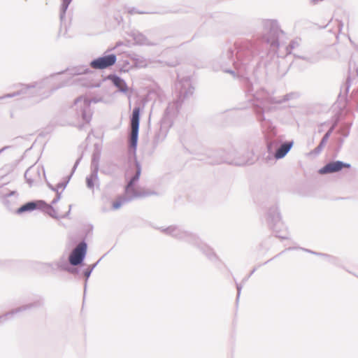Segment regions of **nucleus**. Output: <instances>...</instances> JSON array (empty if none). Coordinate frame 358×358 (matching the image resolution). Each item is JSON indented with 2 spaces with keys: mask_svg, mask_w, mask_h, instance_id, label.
Listing matches in <instances>:
<instances>
[{
  "mask_svg": "<svg viewBox=\"0 0 358 358\" xmlns=\"http://www.w3.org/2000/svg\"><path fill=\"white\" fill-rule=\"evenodd\" d=\"M262 34L256 41L238 40L234 43H227L217 62L212 66L215 71L222 70L234 78L241 77L248 101L252 102L257 119V111L265 113L271 110L268 104H281L299 98L300 93L292 92L282 96H271L264 89L255 91L250 79L246 75L253 69V62H259L265 56L273 57L278 54L280 38L285 35L276 20H264L262 22Z\"/></svg>",
  "mask_w": 358,
  "mask_h": 358,
  "instance_id": "f257e3e1",
  "label": "nucleus"
},
{
  "mask_svg": "<svg viewBox=\"0 0 358 358\" xmlns=\"http://www.w3.org/2000/svg\"><path fill=\"white\" fill-rule=\"evenodd\" d=\"M264 134L268 155L264 157L266 163L284 158L294 145L293 141L282 142V138L277 136V129L270 119L266 118L262 110L257 111V119Z\"/></svg>",
  "mask_w": 358,
  "mask_h": 358,
  "instance_id": "f03ea898",
  "label": "nucleus"
},
{
  "mask_svg": "<svg viewBox=\"0 0 358 358\" xmlns=\"http://www.w3.org/2000/svg\"><path fill=\"white\" fill-rule=\"evenodd\" d=\"M176 88L178 91L177 99L175 102L169 103L166 108L164 117L161 122L159 129L155 132L153 144L157 146L162 143L166 137L168 129L166 126V120L171 115H175L179 112L180 107L185 99L192 96L194 91L189 76H185L178 80L176 83Z\"/></svg>",
  "mask_w": 358,
  "mask_h": 358,
  "instance_id": "7ed1b4c3",
  "label": "nucleus"
},
{
  "mask_svg": "<svg viewBox=\"0 0 358 358\" xmlns=\"http://www.w3.org/2000/svg\"><path fill=\"white\" fill-rule=\"evenodd\" d=\"M129 165V173L131 174L124 187V195L119 196L112 204V209L118 210L122 205L129 203L136 198L146 197L156 195L155 191H138L135 186L139 180L141 174V165L138 161L131 162Z\"/></svg>",
  "mask_w": 358,
  "mask_h": 358,
  "instance_id": "20e7f679",
  "label": "nucleus"
},
{
  "mask_svg": "<svg viewBox=\"0 0 358 358\" xmlns=\"http://www.w3.org/2000/svg\"><path fill=\"white\" fill-rule=\"evenodd\" d=\"M159 229L165 234L184 241L199 249L210 262L215 263L220 260L213 250L204 243L196 234L185 231L180 227L175 225L166 228L161 227Z\"/></svg>",
  "mask_w": 358,
  "mask_h": 358,
  "instance_id": "39448f33",
  "label": "nucleus"
},
{
  "mask_svg": "<svg viewBox=\"0 0 358 358\" xmlns=\"http://www.w3.org/2000/svg\"><path fill=\"white\" fill-rule=\"evenodd\" d=\"M214 159L210 164L227 163L235 166L252 164L254 162L252 150L248 145L239 148H230L229 150H219L213 153Z\"/></svg>",
  "mask_w": 358,
  "mask_h": 358,
  "instance_id": "423d86ee",
  "label": "nucleus"
},
{
  "mask_svg": "<svg viewBox=\"0 0 358 358\" xmlns=\"http://www.w3.org/2000/svg\"><path fill=\"white\" fill-rule=\"evenodd\" d=\"M90 72H91V71L86 66H74L72 68H68L65 71H62L57 73L52 74V75H50V77H47V78L41 80L39 82H35L34 83L29 84V85L21 84L22 87L20 90H19L16 92H14L13 93H8L2 96H0V100L6 99V98H13V97L20 96V95L31 96V93L29 92L30 90L35 89V88L40 90V89H42L45 87L48 86L50 83V78L55 76V75H60L64 73H66L71 76H78V75H83V74H87Z\"/></svg>",
  "mask_w": 358,
  "mask_h": 358,
  "instance_id": "0eeeda50",
  "label": "nucleus"
},
{
  "mask_svg": "<svg viewBox=\"0 0 358 358\" xmlns=\"http://www.w3.org/2000/svg\"><path fill=\"white\" fill-rule=\"evenodd\" d=\"M266 221L275 237L281 240L289 238L287 227L282 221L281 214L277 203L268 208L266 214Z\"/></svg>",
  "mask_w": 358,
  "mask_h": 358,
  "instance_id": "6e6552de",
  "label": "nucleus"
},
{
  "mask_svg": "<svg viewBox=\"0 0 358 358\" xmlns=\"http://www.w3.org/2000/svg\"><path fill=\"white\" fill-rule=\"evenodd\" d=\"M141 112V108L139 106H136L133 108L132 113L130 116V127L131 131L129 140V162L138 161L136 149L138 141Z\"/></svg>",
  "mask_w": 358,
  "mask_h": 358,
  "instance_id": "1a4fd4ad",
  "label": "nucleus"
},
{
  "mask_svg": "<svg viewBox=\"0 0 358 358\" xmlns=\"http://www.w3.org/2000/svg\"><path fill=\"white\" fill-rule=\"evenodd\" d=\"M103 101L102 98L87 99L83 96L78 97L74 101L76 116L78 120H82L85 123H90L92 117L91 103H96Z\"/></svg>",
  "mask_w": 358,
  "mask_h": 358,
  "instance_id": "9d476101",
  "label": "nucleus"
},
{
  "mask_svg": "<svg viewBox=\"0 0 358 358\" xmlns=\"http://www.w3.org/2000/svg\"><path fill=\"white\" fill-rule=\"evenodd\" d=\"M357 78H358V64H356L354 61L350 60L349 62L348 74L346 79V82L344 84V85L341 87V93L338 95V101L341 105V108L345 107V95H347L349 92L351 85V81L355 80Z\"/></svg>",
  "mask_w": 358,
  "mask_h": 358,
  "instance_id": "9b49d317",
  "label": "nucleus"
},
{
  "mask_svg": "<svg viewBox=\"0 0 358 358\" xmlns=\"http://www.w3.org/2000/svg\"><path fill=\"white\" fill-rule=\"evenodd\" d=\"M44 305V299L43 297L39 296L37 299L31 303L22 305L16 308H13L11 310L0 315V324L5 323L7 320L13 319L14 316L18 313H22L31 310L34 308H41Z\"/></svg>",
  "mask_w": 358,
  "mask_h": 358,
  "instance_id": "f8f14e48",
  "label": "nucleus"
},
{
  "mask_svg": "<svg viewBox=\"0 0 358 358\" xmlns=\"http://www.w3.org/2000/svg\"><path fill=\"white\" fill-rule=\"evenodd\" d=\"M87 251V243L85 239L70 252L69 261L72 266H83Z\"/></svg>",
  "mask_w": 358,
  "mask_h": 358,
  "instance_id": "ddd939ff",
  "label": "nucleus"
},
{
  "mask_svg": "<svg viewBox=\"0 0 358 358\" xmlns=\"http://www.w3.org/2000/svg\"><path fill=\"white\" fill-rule=\"evenodd\" d=\"M117 61L115 54L103 55L92 59L90 62V66L94 69L103 70L113 66Z\"/></svg>",
  "mask_w": 358,
  "mask_h": 358,
  "instance_id": "4468645a",
  "label": "nucleus"
},
{
  "mask_svg": "<svg viewBox=\"0 0 358 358\" xmlns=\"http://www.w3.org/2000/svg\"><path fill=\"white\" fill-rule=\"evenodd\" d=\"M351 164L340 160L331 161L319 169L318 173L321 175L335 173L342 171L343 169H350Z\"/></svg>",
  "mask_w": 358,
  "mask_h": 358,
  "instance_id": "2eb2a0df",
  "label": "nucleus"
},
{
  "mask_svg": "<svg viewBox=\"0 0 358 358\" xmlns=\"http://www.w3.org/2000/svg\"><path fill=\"white\" fill-rule=\"evenodd\" d=\"M41 173L44 178H45V173L43 167L39 166H30L24 173V178L27 182L31 186L33 183L37 180L41 179Z\"/></svg>",
  "mask_w": 358,
  "mask_h": 358,
  "instance_id": "dca6fc26",
  "label": "nucleus"
},
{
  "mask_svg": "<svg viewBox=\"0 0 358 358\" xmlns=\"http://www.w3.org/2000/svg\"><path fill=\"white\" fill-rule=\"evenodd\" d=\"M107 79L110 80L115 87L117 88L118 91L123 93L130 99L131 92H129V88L124 79L116 74H110L108 76Z\"/></svg>",
  "mask_w": 358,
  "mask_h": 358,
  "instance_id": "f3484780",
  "label": "nucleus"
},
{
  "mask_svg": "<svg viewBox=\"0 0 358 358\" xmlns=\"http://www.w3.org/2000/svg\"><path fill=\"white\" fill-rule=\"evenodd\" d=\"M45 204V201L43 200H33L25 203L22 205L20 208L15 210V213L17 215H21L27 212H32L35 210H38L43 205Z\"/></svg>",
  "mask_w": 358,
  "mask_h": 358,
  "instance_id": "a211bd4d",
  "label": "nucleus"
},
{
  "mask_svg": "<svg viewBox=\"0 0 358 358\" xmlns=\"http://www.w3.org/2000/svg\"><path fill=\"white\" fill-rule=\"evenodd\" d=\"M130 36L137 45L147 46H154L157 45L156 43L150 41L143 34L139 31H134L131 33Z\"/></svg>",
  "mask_w": 358,
  "mask_h": 358,
  "instance_id": "6ab92c4d",
  "label": "nucleus"
},
{
  "mask_svg": "<svg viewBox=\"0 0 358 358\" xmlns=\"http://www.w3.org/2000/svg\"><path fill=\"white\" fill-rule=\"evenodd\" d=\"M98 172L99 170L91 169L90 174L86 177V186L89 189L93 190L95 186H99Z\"/></svg>",
  "mask_w": 358,
  "mask_h": 358,
  "instance_id": "aec40b11",
  "label": "nucleus"
},
{
  "mask_svg": "<svg viewBox=\"0 0 358 358\" xmlns=\"http://www.w3.org/2000/svg\"><path fill=\"white\" fill-rule=\"evenodd\" d=\"M18 193L16 192V195L5 196L1 199L4 206L10 211L15 210L17 204Z\"/></svg>",
  "mask_w": 358,
  "mask_h": 358,
  "instance_id": "412c9836",
  "label": "nucleus"
},
{
  "mask_svg": "<svg viewBox=\"0 0 358 358\" xmlns=\"http://www.w3.org/2000/svg\"><path fill=\"white\" fill-rule=\"evenodd\" d=\"M82 159V156H80V157H78L73 168H72V170H71V173L69 176H66L62 182H59V183H57V185H56L57 186V191H59V189H62V190H64L66 187L67 186L68 183L69 182V180L72 176V175L73 174V173L75 172V171L76 170L79 163L80 162Z\"/></svg>",
  "mask_w": 358,
  "mask_h": 358,
  "instance_id": "4be33fe9",
  "label": "nucleus"
},
{
  "mask_svg": "<svg viewBox=\"0 0 358 358\" xmlns=\"http://www.w3.org/2000/svg\"><path fill=\"white\" fill-rule=\"evenodd\" d=\"M276 77L278 78H282L288 72L289 66L284 59H282L281 61H278L276 64Z\"/></svg>",
  "mask_w": 358,
  "mask_h": 358,
  "instance_id": "5701e85b",
  "label": "nucleus"
},
{
  "mask_svg": "<svg viewBox=\"0 0 358 358\" xmlns=\"http://www.w3.org/2000/svg\"><path fill=\"white\" fill-rule=\"evenodd\" d=\"M131 59L134 64L138 68H145L148 66V61L141 55H134Z\"/></svg>",
  "mask_w": 358,
  "mask_h": 358,
  "instance_id": "b1692460",
  "label": "nucleus"
},
{
  "mask_svg": "<svg viewBox=\"0 0 358 358\" xmlns=\"http://www.w3.org/2000/svg\"><path fill=\"white\" fill-rule=\"evenodd\" d=\"M54 204H48L45 202V205H43L38 210H43L50 217L54 219H58L57 213L55 208L53 207Z\"/></svg>",
  "mask_w": 358,
  "mask_h": 358,
  "instance_id": "393cba45",
  "label": "nucleus"
},
{
  "mask_svg": "<svg viewBox=\"0 0 358 358\" xmlns=\"http://www.w3.org/2000/svg\"><path fill=\"white\" fill-rule=\"evenodd\" d=\"M9 148L10 146H4L3 148H2L0 150V154ZM12 195H16L15 190H10L8 188L5 187L4 185H0V199L2 198V196Z\"/></svg>",
  "mask_w": 358,
  "mask_h": 358,
  "instance_id": "a878e982",
  "label": "nucleus"
},
{
  "mask_svg": "<svg viewBox=\"0 0 358 358\" xmlns=\"http://www.w3.org/2000/svg\"><path fill=\"white\" fill-rule=\"evenodd\" d=\"M101 157V152L95 148L92 156L91 169H99V160Z\"/></svg>",
  "mask_w": 358,
  "mask_h": 358,
  "instance_id": "bb28decb",
  "label": "nucleus"
},
{
  "mask_svg": "<svg viewBox=\"0 0 358 358\" xmlns=\"http://www.w3.org/2000/svg\"><path fill=\"white\" fill-rule=\"evenodd\" d=\"M61 1H62V4L60 6L59 18H60V20L62 22L65 19L66 13L69 8V6L73 0H61Z\"/></svg>",
  "mask_w": 358,
  "mask_h": 358,
  "instance_id": "cd10ccee",
  "label": "nucleus"
},
{
  "mask_svg": "<svg viewBox=\"0 0 358 358\" xmlns=\"http://www.w3.org/2000/svg\"><path fill=\"white\" fill-rule=\"evenodd\" d=\"M256 270H257V268H254L250 271V273L246 277H245L242 280L241 283H236V289H237L236 302H238V301L239 299V297H240V295H241V289H242V287H243V284L245 283L248 280V279L256 271Z\"/></svg>",
  "mask_w": 358,
  "mask_h": 358,
  "instance_id": "c85d7f7f",
  "label": "nucleus"
},
{
  "mask_svg": "<svg viewBox=\"0 0 358 358\" xmlns=\"http://www.w3.org/2000/svg\"><path fill=\"white\" fill-rule=\"evenodd\" d=\"M55 265L57 268L66 271L71 264L69 261L68 262L66 259V257L62 256L57 262L55 263Z\"/></svg>",
  "mask_w": 358,
  "mask_h": 358,
  "instance_id": "c756f323",
  "label": "nucleus"
},
{
  "mask_svg": "<svg viewBox=\"0 0 358 358\" xmlns=\"http://www.w3.org/2000/svg\"><path fill=\"white\" fill-rule=\"evenodd\" d=\"M299 46V43L297 40H292L289 45L285 47L286 54L285 55L287 56L289 55H291L292 53V50L295 49L296 48H298Z\"/></svg>",
  "mask_w": 358,
  "mask_h": 358,
  "instance_id": "7c9ffc66",
  "label": "nucleus"
},
{
  "mask_svg": "<svg viewBox=\"0 0 358 358\" xmlns=\"http://www.w3.org/2000/svg\"><path fill=\"white\" fill-rule=\"evenodd\" d=\"M350 127V124L345 123L340 127L338 132L343 136V138H347L349 136Z\"/></svg>",
  "mask_w": 358,
  "mask_h": 358,
  "instance_id": "2f4dec72",
  "label": "nucleus"
},
{
  "mask_svg": "<svg viewBox=\"0 0 358 358\" xmlns=\"http://www.w3.org/2000/svg\"><path fill=\"white\" fill-rule=\"evenodd\" d=\"M76 266H72V265H70L69 268L67 269V272L75 275L76 278H80V270L79 268L78 267H76Z\"/></svg>",
  "mask_w": 358,
  "mask_h": 358,
  "instance_id": "473e14b6",
  "label": "nucleus"
},
{
  "mask_svg": "<svg viewBox=\"0 0 358 358\" xmlns=\"http://www.w3.org/2000/svg\"><path fill=\"white\" fill-rule=\"evenodd\" d=\"M91 271L90 270H88L87 268H85V270H83V271L82 272V274L84 276L85 278V283H84V295L85 294V292H86V289H87V280L89 279V278L90 277L91 275Z\"/></svg>",
  "mask_w": 358,
  "mask_h": 358,
  "instance_id": "72a5a7b5",
  "label": "nucleus"
},
{
  "mask_svg": "<svg viewBox=\"0 0 358 358\" xmlns=\"http://www.w3.org/2000/svg\"><path fill=\"white\" fill-rule=\"evenodd\" d=\"M325 258L331 264L338 265L339 259L338 257L326 254Z\"/></svg>",
  "mask_w": 358,
  "mask_h": 358,
  "instance_id": "f704fd0d",
  "label": "nucleus"
},
{
  "mask_svg": "<svg viewBox=\"0 0 358 358\" xmlns=\"http://www.w3.org/2000/svg\"><path fill=\"white\" fill-rule=\"evenodd\" d=\"M128 13H129L131 15H134V14H145V13H149L146 12V11H143V10H140L134 7H131V8H128Z\"/></svg>",
  "mask_w": 358,
  "mask_h": 358,
  "instance_id": "c9c22d12",
  "label": "nucleus"
},
{
  "mask_svg": "<svg viewBox=\"0 0 358 358\" xmlns=\"http://www.w3.org/2000/svg\"><path fill=\"white\" fill-rule=\"evenodd\" d=\"M296 248L294 247H289L288 248H286L285 250H282V252H280V253H278V255H276L275 256H274L273 258L268 259V261L265 262L263 264H266L267 263H268L269 262L272 261L273 259L277 258L278 257L280 256L282 254H283L285 252H286L287 250H294Z\"/></svg>",
  "mask_w": 358,
  "mask_h": 358,
  "instance_id": "e433bc0d",
  "label": "nucleus"
},
{
  "mask_svg": "<svg viewBox=\"0 0 358 358\" xmlns=\"http://www.w3.org/2000/svg\"><path fill=\"white\" fill-rule=\"evenodd\" d=\"M322 149L320 148L318 146H317L315 149L311 150L309 153V156H317L320 152H322Z\"/></svg>",
  "mask_w": 358,
  "mask_h": 358,
  "instance_id": "4c0bfd02",
  "label": "nucleus"
},
{
  "mask_svg": "<svg viewBox=\"0 0 358 358\" xmlns=\"http://www.w3.org/2000/svg\"><path fill=\"white\" fill-rule=\"evenodd\" d=\"M56 192V196L55 198L52 201V204H56L61 199L62 192L59 191L55 192Z\"/></svg>",
  "mask_w": 358,
  "mask_h": 358,
  "instance_id": "58836bf2",
  "label": "nucleus"
},
{
  "mask_svg": "<svg viewBox=\"0 0 358 358\" xmlns=\"http://www.w3.org/2000/svg\"><path fill=\"white\" fill-rule=\"evenodd\" d=\"M301 249L304 250V251H306V252H308L309 253H311V254H313V255H317V256H321V257H325V255H326V254H324V253L314 252V251H312V250H308V249H304V248H301Z\"/></svg>",
  "mask_w": 358,
  "mask_h": 358,
  "instance_id": "ea45409f",
  "label": "nucleus"
},
{
  "mask_svg": "<svg viewBox=\"0 0 358 358\" xmlns=\"http://www.w3.org/2000/svg\"><path fill=\"white\" fill-rule=\"evenodd\" d=\"M64 86V84L62 83V84H60V85H57L56 87H52L50 90V92L46 96V97L48 96L50 94H52L55 91H56L57 90H58L59 88L62 87Z\"/></svg>",
  "mask_w": 358,
  "mask_h": 358,
  "instance_id": "a19ab883",
  "label": "nucleus"
},
{
  "mask_svg": "<svg viewBox=\"0 0 358 358\" xmlns=\"http://www.w3.org/2000/svg\"><path fill=\"white\" fill-rule=\"evenodd\" d=\"M101 260V258H100L95 264H92V265H90V266H88L87 268L88 270H90L91 271V273L93 271V270L94 269V268L97 266V264H99V262Z\"/></svg>",
  "mask_w": 358,
  "mask_h": 358,
  "instance_id": "79ce46f5",
  "label": "nucleus"
},
{
  "mask_svg": "<svg viewBox=\"0 0 358 358\" xmlns=\"http://www.w3.org/2000/svg\"><path fill=\"white\" fill-rule=\"evenodd\" d=\"M47 186L53 192H57V186H53L52 184H50L49 182L46 181Z\"/></svg>",
  "mask_w": 358,
  "mask_h": 358,
  "instance_id": "37998d69",
  "label": "nucleus"
},
{
  "mask_svg": "<svg viewBox=\"0 0 358 358\" xmlns=\"http://www.w3.org/2000/svg\"><path fill=\"white\" fill-rule=\"evenodd\" d=\"M294 56L295 57H298V58L306 60L307 62H312L310 58H309V57H303V56H299V55H296L295 53H294Z\"/></svg>",
  "mask_w": 358,
  "mask_h": 358,
  "instance_id": "c03bdc74",
  "label": "nucleus"
},
{
  "mask_svg": "<svg viewBox=\"0 0 358 358\" xmlns=\"http://www.w3.org/2000/svg\"><path fill=\"white\" fill-rule=\"evenodd\" d=\"M337 124L338 121L334 122L327 131H331V134H332L334 130L336 129Z\"/></svg>",
  "mask_w": 358,
  "mask_h": 358,
  "instance_id": "a18cd8bd",
  "label": "nucleus"
},
{
  "mask_svg": "<svg viewBox=\"0 0 358 358\" xmlns=\"http://www.w3.org/2000/svg\"><path fill=\"white\" fill-rule=\"evenodd\" d=\"M327 141H326L324 139H321L319 145H317L320 148L323 149L324 147L326 145Z\"/></svg>",
  "mask_w": 358,
  "mask_h": 358,
  "instance_id": "49530a36",
  "label": "nucleus"
},
{
  "mask_svg": "<svg viewBox=\"0 0 358 358\" xmlns=\"http://www.w3.org/2000/svg\"><path fill=\"white\" fill-rule=\"evenodd\" d=\"M327 141H326L324 139H321L319 145H317L320 148L323 149L324 147L326 145Z\"/></svg>",
  "mask_w": 358,
  "mask_h": 358,
  "instance_id": "de8ad7c7",
  "label": "nucleus"
},
{
  "mask_svg": "<svg viewBox=\"0 0 358 358\" xmlns=\"http://www.w3.org/2000/svg\"><path fill=\"white\" fill-rule=\"evenodd\" d=\"M331 135V131H327L322 138L324 139L326 141H328Z\"/></svg>",
  "mask_w": 358,
  "mask_h": 358,
  "instance_id": "09e8293b",
  "label": "nucleus"
},
{
  "mask_svg": "<svg viewBox=\"0 0 358 358\" xmlns=\"http://www.w3.org/2000/svg\"><path fill=\"white\" fill-rule=\"evenodd\" d=\"M343 143V138H339L338 140V150L341 149V148L342 147Z\"/></svg>",
  "mask_w": 358,
  "mask_h": 358,
  "instance_id": "8fccbe9b",
  "label": "nucleus"
},
{
  "mask_svg": "<svg viewBox=\"0 0 358 358\" xmlns=\"http://www.w3.org/2000/svg\"><path fill=\"white\" fill-rule=\"evenodd\" d=\"M71 206H72L71 205H69V211H68V212H67L64 215H63V217H67V216L69 215L70 211H71Z\"/></svg>",
  "mask_w": 358,
  "mask_h": 358,
  "instance_id": "3c124183",
  "label": "nucleus"
},
{
  "mask_svg": "<svg viewBox=\"0 0 358 358\" xmlns=\"http://www.w3.org/2000/svg\"><path fill=\"white\" fill-rule=\"evenodd\" d=\"M338 29H339V30L341 31V29H342V27H343V23L341 21H338Z\"/></svg>",
  "mask_w": 358,
  "mask_h": 358,
  "instance_id": "603ef678",
  "label": "nucleus"
},
{
  "mask_svg": "<svg viewBox=\"0 0 358 358\" xmlns=\"http://www.w3.org/2000/svg\"><path fill=\"white\" fill-rule=\"evenodd\" d=\"M122 45V42L119 41V42H117V43H116L115 47L120 46V45Z\"/></svg>",
  "mask_w": 358,
  "mask_h": 358,
  "instance_id": "864d4df0",
  "label": "nucleus"
},
{
  "mask_svg": "<svg viewBox=\"0 0 358 358\" xmlns=\"http://www.w3.org/2000/svg\"><path fill=\"white\" fill-rule=\"evenodd\" d=\"M29 177L34 178V174H29Z\"/></svg>",
  "mask_w": 358,
  "mask_h": 358,
  "instance_id": "5fc2aeb1",
  "label": "nucleus"
},
{
  "mask_svg": "<svg viewBox=\"0 0 358 358\" xmlns=\"http://www.w3.org/2000/svg\"><path fill=\"white\" fill-rule=\"evenodd\" d=\"M282 57L283 56L282 55H280L278 54V57Z\"/></svg>",
  "mask_w": 358,
  "mask_h": 358,
  "instance_id": "6e6d98bb",
  "label": "nucleus"
},
{
  "mask_svg": "<svg viewBox=\"0 0 358 358\" xmlns=\"http://www.w3.org/2000/svg\"><path fill=\"white\" fill-rule=\"evenodd\" d=\"M356 94H357V96H358V90L356 92Z\"/></svg>",
  "mask_w": 358,
  "mask_h": 358,
  "instance_id": "4d7b16f0",
  "label": "nucleus"
}]
</instances>
